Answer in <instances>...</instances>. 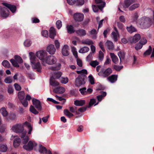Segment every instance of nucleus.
Listing matches in <instances>:
<instances>
[{
	"instance_id": "1",
	"label": "nucleus",
	"mask_w": 154,
	"mask_h": 154,
	"mask_svg": "<svg viewBox=\"0 0 154 154\" xmlns=\"http://www.w3.org/2000/svg\"><path fill=\"white\" fill-rule=\"evenodd\" d=\"M29 54L32 69H35L36 71L38 72H41L42 68L41 64L39 62L37 61L34 54L32 52H30Z\"/></svg>"
},
{
	"instance_id": "2",
	"label": "nucleus",
	"mask_w": 154,
	"mask_h": 154,
	"mask_svg": "<svg viewBox=\"0 0 154 154\" xmlns=\"http://www.w3.org/2000/svg\"><path fill=\"white\" fill-rule=\"evenodd\" d=\"M57 61V59L54 56L50 55L46 59L43 60L42 64L44 66H46V63L49 65H52L56 63Z\"/></svg>"
},
{
	"instance_id": "3",
	"label": "nucleus",
	"mask_w": 154,
	"mask_h": 154,
	"mask_svg": "<svg viewBox=\"0 0 154 154\" xmlns=\"http://www.w3.org/2000/svg\"><path fill=\"white\" fill-rule=\"evenodd\" d=\"M149 19L145 17H143L140 19L138 21V23L142 28H146L149 27Z\"/></svg>"
},
{
	"instance_id": "4",
	"label": "nucleus",
	"mask_w": 154,
	"mask_h": 154,
	"mask_svg": "<svg viewBox=\"0 0 154 154\" xmlns=\"http://www.w3.org/2000/svg\"><path fill=\"white\" fill-rule=\"evenodd\" d=\"M85 75L81 74L79 75L76 79L75 85L76 86L79 87L81 85H84L85 83Z\"/></svg>"
},
{
	"instance_id": "5",
	"label": "nucleus",
	"mask_w": 154,
	"mask_h": 154,
	"mask_svg": "<svg viewBox=\"0 0 154 154\" xmlns=\"http://www.w3.org/2000/svg\"><path fill=\"white\" fill-rule=\"evenodd\" d=\"M112 72V70L110 68H108L106 69H102L98 73V75L103 77L106 78Z\"/></svg>"
},
{
	"instance_id": "6",
	"label": "nucleus",
	"mask_w": 154,
	"mask_h": 154,
	"mask_svg": "<svg viewBox=\"0 0 154 154\" xmlns=\"http://www.w3.org/2000/svg\"><path fill=\"white\" fill-rule=\"evenodd\" d=\"M11 130L14 132L20 134L24 131L23 127L20 124H16L13 125L11 128Z\"/></svg>"
},
{
	"instance_id": "7",
	"label": "nucleus",
	"mask_w": 154,
	"mask_h": 154,
	"mask_svg": "<svg viewBox=\"0 0 154 154\" xmlns=\"http://www.w3.org/2000/svg\"><path fill=\"white\" fill-rule=\"evenodd\" d=\"M37 145L34 141H29L27 145H25L23 146L24 149L28 151H31L33 149L34 146H35Z\"/></svg>"
},
{
	"instance_id": "8",
	"label": "nucleus",
	"mask_w": 154,
	"mask_h": 154,
	"mask_svg": "<svg viewBox=\"0 0 154 154\" xmlns=\"http://www.w3.org/2000/svg\"><path fill=\"white\" fill-rule=\"evenodd\" d=\"M9 11L6 8H2L0 9V14L4 18L7 17L9 15Z\"/></svg>"
},
{
	"instance_id": "9",
	"label": "nucleus",
	"mask_w": 154,
	"mask_h": 154,
	"mask_svg": "<svg viewBox=\"0 0 154 154\" xmlns=\"http://www.w3.org/2000/svg\"><path fill=\"white\" fill-rule=\"evenodd\" d=\"M20 136L22 139V142L23 144L26 143L29 141V137L26 135V131H25L20 134Z\"/></svg>"
},
{
	"instance_id": "10",
	"label": "nucleus",
	"mask_w": 154,
	"mask_h": 154,
	"mask_svg": "<svg viewBox=\"0 0 154 154\" xmlns=\"http://www.w3.org/2000/svg\"><path fill=\"white\" fill-rule=\"evenodd\" d=\"M73 17L76 21L81 22L83 20L84 15L83 14L77 13L74 14Z\"/></svg>"
},
{
	"instance_id": "11",
	"label": "nucleus",
	"mask_w": 154,
	"mask_h": 154,
	"mask_svg": "<svg viewBox=\"0 0 154 154\" xmlns=\"http://www.w3.org/2000/svg\"><path fill=\"white\" fill-rule=\"evenodd\" d=\"M46 50L50 54L53 55L55 53L56 49L54 45L53 44H51L48 46Z\"/></svg>"
},
{
	"instance_id": "12",
	"label": "nucleus",
	"mask_w": 154,
	"mask_h": 154,
	"mask_svg": "<svg viewBox=\"0 0 154 154\" xmlns=\"http://www.w3.org/2000/svg\"><path fill=\"white\" fill-rule=\"evenodd\" d=\"M36 56L40 60H44V58L45 56H46V52L42 50L37 52L36 54Z\"/></svg>"
},
{
	"instance_id": "13",
	"label": "nucleus",
	"mask_w": 154,
	"mask_h": 154,
	"mask_svg": "<svg viewBox=\"0 0 154 154\" xmlns=\"http://www.w3.org/2000/svg\"><path fill=\"white\" fill-rule=\"evenodd\" d=\"M32 103L36 109L38 110H41L42 106L41 104V102L38 100L35 99L32 100Z\"/></svg>"
},
{
	"instance_id": "14",
	"label": "nucleus",
	"mask_w": 154,
	"mask_h": 154,
	"mask_svg": "<svg viewBox=\"0 0 154 154\" xmlns=\"http://www.w3.org/2000/svg\"><path fill=\"white\" fill-rule=\"evenodd\" d=\"M2 4L9 8L13 13H14L16 10V6L6 3H3Z\"/></svg>"
},
{
	"instance_id": "15",
	"label": "nucleus",
	"mask_w": 154,
	"mask_h": 154,
	"mask_svg": "<svg viewBox=\"0 0 154 154\" xmlns=\"http://www.w3.org/2000/svg\"><path fill=\"white\" fill-rule=\"evenodd\" d=\"M140 36L139 34H137L135 35L133 37L129 38V41L131 43H135L138 42L140 39Z\"/></svg>"
},
{
	"instance_id": "16",
	"label": "nucleus",
	"mask_w": 154,
	"mask_h": 154,
	"mask_svg": "<svg viewBox=\"0 0 154 154\" xmlns=\"http://www.w3.org/2000/svg\"><path fill=\"white\" fill-rule=\"evenodd\" d=\"M69 47L67 45H65L62 50V54L63 56H67L69 54Z\"/></svg>"
},
{
	"instance_id": "17",
	"label": "nucleus",
	"mask_w": 154,
	"mask_h": 154,
	"mask_svg": "<svg viewBox=\"0 0 154 154\" xmlns=\"http://www.w3.org/2000/svg\"><path fill=\"white\" fill-rule=\"evenodd\" d=\"M77 35L79 36H84L86 34V31L83 29H79L75 31Z\"/></svg>"
},
{
	"instance_id": "18",
	"label": "nucleus",
	"mask_w": 154,
	"mask_h": 154,
	"mask_svg": "<svg viewBox=\"0 0 154 154\" xmlns=\"http://www.w3.org/2000/svg\"><path fill=\"white\" fill-rule=\"evenodd\" d=\"M49 32V37L52 39H54L55 36L56 35L55 29L52 27H51L50 29Z\"/></svg>"
},
{
	"instance_id": "19",
	"label": "nucleus",
	"mask_w": 154,
	"mask_h": 154,
	"mask_svg": "<svg viewBox=\"0 0 154 154\" xmlns=\"http://www.w3.org/2000/svg\"><path fill=\"white\" fill-rule=\"evenodd\" d=\"M65 91V88L62 87H59L54 89L53 91L56 93L62 94Z\"/></svg>"
},
{
	"instance_id": "20",
	"label": "nucleus",
	"mask_w": 154,
	"mask_h": 154,
	"mask_svg": "<svg viewBox=\"0 0 154 154\" xmlns=\"http://www.w3.org/2000/svg\"><path fill=\"white\" fill-rule=\"evenodd\" d=\"M117 75H112L108 77L107 79L111 83H114L117 81Z\"/></svg>"
},
{
	"instance_id": "21",
	"label": "nucleus",
	"mask_w": 154,
	"mask_h": 154,
	"mask_svg": "<svg viewBox=\"0 0 154 154\" xmlns=\"http://www.w3.org/2000/svg\"><path fill=\"white\" fill-rule=\"evenodd\" d=\"M85 101L84 100H76L74 101V104L78 106H82L85 104Z\"/></svg>"
},
{
	"instance_id": "22",
	"label": "nucleus",
	"mask_w": 154,
	"mask_h": 154,
	"mask_svg": "<svg viewBox=\"0 0 154 154\" xmlns=\"http://www.w3.org/2000/svg\"><path fill=\"white\" fill-rule=\"evenodd\" d=\"M55 79L53 76L51 77L50 79V85L53 86H56L59 85V82L55 81Z\"/></svg>"
},
{
	"instance_id": "23",
	"label": "nucleus",
	"mask_w": 154,
	"mask_h": 154,
	"mask_svg": "<svg viewBox=\"0 0 154 154\" xmlns=\"http://www.w3.org/2000/svg\"><path fill=\"white\" fill-rule=\"evenodd\" d=\"M105 46L109 49H113L114 47L113 43L109 41H107L105 44Z\"/></svg>"
},
{
	"instance_id": "24",
	"label": "nucleus",
	"mask_w": 154,
	"mask_h": 154,
	"mask_svg": "<svg viewBox=\"0 0 154 154\" xmlns=\"http://www.w3.org/2000/svg\"><path fill=\"white\" fill-rule=\"evenodd\" d=\"M95 2L97 4H100L98 6L100 9H102L105 6V3L103 2L102 0H95Z\"/></svg>"
},
{
	"instance_id": "25",
	"label": "nucleus",
	"mask_w": 154,
	"mask_h": 154,
	"mask_svg": "<svg viewBox=\"0 0 154 154\" xmlns=\"http://www.w3.org/2000/svg\"><path fill=\"white\" fill-rule=\"evenodd\" d=\"M21 142V140L19 138H16L14 141L13 144L15 147H18L20 145Z\"/></svg>"
},
{
	"instance_id": "26",
	"label": "nucleus",
	"mask_w": 154,
	"mask_h": 154,
	"mask_svg": "<svg viewBox=\"0 0 154 154\" xmlns=\"http://www.w3.org/2000/svg\"><path fill=\"white\" fill-rule=\"evenodd\" d=\"M109 54L113 63L116 64L118 63V59L117 57L113 53H110Z\"/></svg>"
},
{
	"instance_id": "27",
	"label": "nucleus",
	"mask_w": 154,
	"mask_h": 154,
	"mask_svg": "<svg viewBox=\"0 0 154 154\" xmlns=\"http://www.w3.org/2000/svg\"><path fill=\"white\" fill-rule=\"evenodd\" d=\"M66 28L67 32L69 34L73 33L75 31L74 30V28L72 25H67L66 26Z\"/></svg>"
},
{
	"instance_id": "28",
	"label": "nucleus",
	"mask_w": 154,
	"mask_h": 154,
	"mask_svg": "<svg viewBox=\"0 0 154 154\" xmlns=\"http://www.w3.org/2000/svg\"><path fill=\"white\" fill-rule=\"evenodd\" d=\"M134 1L133 0H126L125 1V8H129L131 5L134 3Z\"/></svg>"
},
{
	"instance_id": "29",
	"label": "nucleus",
	"mask_w": 154,
	"mask_h": 154,
	"mask_svg": "<svg viewBox=\"0 0 154 154\" xmlns=\"http://www.w3.org/2000/svg\"><path fill=\"white\" fill-rule=\"evenodd\" d=\"M140 6V5L138 3H135L133 4L128 8V10L130 11H132L138 8Z\"/></svg>"
},
{
	"instance_id": "30",
	"label": "nucleus",
	"mask_w": 154,
	"mask_h": 154,
	"mask_svg": "<svg viewBox=\"0 0 154 154\" xmlns=\"http://www.w3.org/2000/svg\"><path fill=\"white\" fill-rule=\"evenodd\" d=\"M89 32L90 35H92V38H93L95 39L97 38V36L96 35L97 34V32L96 29H93L89 31Z\"/></svg>"
},
{
	"instance_id": "31",
	"label": "nucleus",
	"mask_w": 154,
	"mask_h": 154,
	"mask_svg": "<svg viewBox=\"0 0 154 154\" xmlns=\"http://www.w3.org/2000/svg\"><path fill=\"white\" fill-rule=\"evenodd\" d=\"M82 43L83 44L87 45H88L93 44V42L91 40L88 39L82 40Z\"/></svg>"
},
{
	"instance_id": "32",
	"label": "nucleus",
	"mask_w": 154,
	"mask_h": 154,
	"mask_svg": "<svg viewBox=\"0 0 154 154\" xmlns=\"http://www.w3.org/2000/svg\"><path fill=\"white\" fill-rule=\"evenodd\" d=\"M24 125L27 127L28 129H29L28 134H31V132L32 130V128L31 126L30 123L27 122H26L24 123Z\"/></svg>"
},
{
	"instance_id": "33",
	"label": "nucleus",
	"mask_w": 154,
	"mask_h": 154,
	"mask_svg": "<svg viewBox=\"0 0 154 154\" xmlns=\"http://www.w3.org/2000/svg\"><path fill=\"white\" fill-rule=\"evenodd\" d=\"M18 97L20 101L23 100L24 98L25 93L23 91H21L18 93Z\"/></svg>"
},
{
	"instance_id": "34",
	"label": "nucleus",
	"mask_w": 154,
	"mask_h": 154,
	"mask_svg": "<svg viewBox=\"0 0 154 154\" xmlns=\"http://www.w3.org/2000/svg\"><path fill=\"white\" fill-rule=\"evenodd\" d=\"M0 112L4 117H6L8 115V112L5 107H2L0 109Z\"/></svg>"
},
{
	"instance_id": "35",
	"label": "nucleus",
	"mask_w": 154,
	"mask_h": 154,
	"mask_svg": "<svg viewBox=\"0 0 154 154\" xmlns=\"http://www.w3.org/2000/svg\"><path fill=\"white\" fill-rule=\"evenodd\" d=\"M152 51V48L151 46H149L148 49L146 50L145 52H144L143 54V56L144 57H146L147 55H149L151 53Z\"/></svg>"
},
{
	"instance_id": "36",
	"label": "nucleus",
	"mask_w": 154,
	"mask_h": 154,
	"mask_svg": "<svg viewBox=\"0 0 154 154\" xmlns=\"http://www.w3.org/2000/svg\"><path fill=\"white\" fill-rule=\"evenodd\" d=\"M106 92L102 91L101 95H98L97 97V99L99 101H100L102 100L103 97L106 96Z\"/></svg>"
},
{
	"instance_id": "37",
	"label": "nucleus",
	"mask_w": 154,
	"mask_h": 154,
	"mask_svg": "<svg viewBox=\"0 0 154 154\" xmlns=\"http://www.w3.org/2000/svg\"><path fill=\"white\" fill-rule=\"evenodd\" d=\"M89 50L88 47H84L80 49L79 52L80 53H84L88 52Z\"/></svg>"
},
{
	"instance_id": "38",
	"label": "nucleus",
	"mask_w": 154,
	"mask_h": 154,
	"mask_svg": "<svg viewBox=\"0 0 154 154\" xmlns=\"http://www.w3.org/2000/svg\"><path fill=\"white\" fill-rule=\"evenodd\" d=\"M39 151L40 152L43 153H47V150L45 147L42 146V145H39Z\"/></svg>"
},
{
	"instance_id": "39",
	"label": "nucleus",
	"mask_w": 154,
	"mask_h": 154,
	"mask_svg": "<svg viewBox=\"0 0 154 154\" xmlns=\"http://www.w3.org/2000/svg\"><path fill=\"white\" fill-rule=\"evenodd\" d=\"M112 37L114 41L116 42L118 41V36L119 35V33H116L114 32H113L112 33Z\"/></svg>"
},
{
	"instance_id": "40",
	"label": "nucleus",
	"mask_w": 154,
	"mask_h": 154,
	"mask_svg": "<svg viewBox=\"0 0 154 154\" xmlns=\"http://www.w3.org/2000/svg\"><path fill=\"white\" fill-rule=\"evenodd\" d=\"M126 29L130 33H132L136 31L135 28L132 26L127 27Z\"/></svg>"
},
{
	"instance_id": "41",
	"label": "nucleus",
	"mask_w": 154,
	"mask_h": 154,
	"mask_svg": "<svg viewBox=\"0 0 154 154\" xmlns=\"http://www.w3.org/2000/svg\"><path fill=\"white\" fill-rule=\"evenodd\" d=\"M64 114L68 117L69 118H70L71 117L73 116V114L72 113H71L67 109H65L64 110Z\"/></svg>"
},
{
	"instance_id": "42",
	"label": "nucleus",
	"mask_w": 154,
	"mask_h": 154,
	"mask_svg": "<svg viewBox=\"0 0 154 154\" xmlns=\"http://www.w3.org/2000/svg\"><path fill=\"white\" fill-rule=\"evenodd\" d=\"M7 149L6 145L3 144H0V151L2 152H5Z\"/></svg>"
},
{
	"instance_id": "43",
	"label": "nucleus",
	"mask_w": 154,
	"mask_h": 154,
	"mask_svg": "<svg viewBox=\"0 0 154 154\" xmlns=\"http://www.w3.org/2000/svg\"><path fill=\"white\" fill-rule=\"evenodd\" d=\"M14 59L17 62L19 63H22L23 62V60L22 58L19 56L16 55L15 56Z\"/></svg>"
},
{
	"instance_id": "44",
	"label": "nucleus",
	"mask_w": 154,
	"mask_h": 154,
	"mask_svg": "<svg viewBox=\"0 0 154 154\" xmlns=\"http://www.w3.org/2000/svg\"><path fill=\"white\" fill-rule=\"evenodd\" d=\"M118 54L120 58V62L122 59H123L125 57V54L124 52L119 51L118 53Z\"/></svg>"
},
{
	"instance_id": "45",
	"label": "nucleus",
	"mask_w": 154,
	"mask_h": 154,
	"mask_svg": "<svg viewBox=\"0 0 154 154\" xmlns=\"http://www.w3.org/2000/svg\"><path fill=\"white\" fill-rule=\"evenodd\" d=\"M29 110L31 112L35 114H37L38 113V112L36 110L33 106L32 105L30 106Z\"/></svg>"
},
{
	"instance_id": "46",
	"label": "nucleus",
	"mask_w": 154,
	"mask_h": 154,
	"mask_svg": "<svg viewBox=\"0 0 154 154\" xmlns=\"http://www.w3.org/2000/svg\"><path fill=\"white\" fill-rule=\"evenodd\" d=\"M8 92L10 94H12L14 92V89L12 86L9 85L7 88Z\"/></svg>"
},
{
	"instance_id": "47",
	"label": "nucleus",
	"mask_w": 154,
	"mask_h": 154,
	"mask_svg": "<svg viewBox=\"0 0 154 154\" xmlns=\"http://www.w3.org/2000/svg\"><path fill=\"white\" fill-rule=\"evenodd\" d=\"M2 64L5 67L8 68L10 67L9 63L7 60H4L2 62Z\"/></svg>"
},
{
	"instance_id": "48",
	"label": "nucleus",
	"mask_w": 154,
	"mask_h": 154,
	"mask_svg": "<svg viewBox=\"0 0 154 154\" xmlns=\"http://www.w3.org/2000/svg\"><path fill=\"white\" fill-rule=\"evenodd\" d=\"M62 73L60 72H57L54 73V75L53 76L55 79H58L60 77Z\"/></svg>"
},
{
	"instance_id": "49",
	"label": "nucleus",
	"mask_w": 154,
	"mask_h": 154,
	"mask_svg": "<svg viewBox=\"0 0 154 154\" xmlns=\"http://www.w3.org/2000/svg\"><path fill=\"white\" fill-rule=\"evenodd\" d=\"M75 3L76 5L78 6H82L84 3V0H77L75 1Z\"/></svg>"
},
{
	"instance_id": "50",
	"label": "nucleus",
	"mask_w": 154,
	"mask_h": 154,
	"mask_svg": "<svg viewBox=\"0 0 154 154\" xmlns=\"http://www.w3.org/2000/svg\"><path fill=\"white\" fill-rule=\"evenodd\" d=\"M99 64V62L97 60L92 61H91L90 63V65L94 67H95Z\"/></svg>"
},
{
	"instance_id": "51",
	"label": "nucleus",
	"mask_w": 154,
	"mask_h": 154,
	"mask_svg": "<svg viewBox=\"0 0 154 154\" xmlns=\"http://www.w3.org/2000/svg\"><path fill=\"white\" fill-rule=\"evenodd\" d=\"M16 115L14 113L10 114L8 118L11 120H14L17 118Z\"/></svg>"
},
{
	"instance_id": "52",
	"label": "nucleus",
	"mask_w": 154,
	"mask_h": 154,
	"mask_svg": "<svg viewBox=\"0 0 154 154\" xmlns=\"http://www.w3.org/2000/svg\"><path fill=\"white\" fill-rule=\"evenodd\" d=\"M143 45L140 42L136 44L135 48L137 50H139L142 48Z\"/></svg>"
},
{
	"instance_id": "53",
	"label": "nucleus",
	"mask_w": 154,
	"mask_h": 154,
	"mask_svg": "<svg viewBox=\"0 0 154 154\" xmlns=\"http://www.w3.org/2000/svg\"><path fill=\"white\" fill-rule=\"evenodd\" d=\"M60 63H58L57 64V66H56L55 67H51L50 68V69L53 70H59L60 69Z\"/></svg>"
},
{
	"instance_id": "54",
	"label": "nucleus",
	"mask_w": 154,
	"mask_h": 154,
	"mask_svg": "<svg viewBox=\"0 0 154 154\" xmlns=\"http://www.w3.org/2000/svg\"><path fill=\"white\" fill-rule=\"evenodd\" d=\"M32 44V42L29 40L27 39L25 40L24 42V45L25 46L29 47Z\"/></svg>"
},
{
	"instance_id": "55",
	"label": "nucleus",
	"mask_w": 154,
	"mask_h": 154,
	"mask_svg": "<svg viewBox=\"0 0 154 154\" xmlns=\"http://www.w3.org/2000/svg\"><path fill=\"white\" fill-rule=\"evenodd\" d=\"M4 81L6 83H11L12 82V78L10 77H7L5 79Z\"/></svg>"
},
{
	"instance_id": "56",
	"label": "nucleus",
	"mask_w": 154,
	"mask_h": 154,
	"mask_svg": "<svg viewBox=\"0 0 154 154\" xmlns=\"http://www.w3.org/2000/svg\"><path fill=\"white\" fill-rule=\"evenodd\" d=\"M56 25L57 28L58 29H60L62 26L61 21L60 20H57L56 22Z\"/></svg>"
},
{
	"instance_id": "57",
	"label": "nucleus",
	"mask_w": 154,
	"mask_h": 154,
	"mask_svg": "<svg viewBox=\"0 0 154 154\" xmlns=\"http://www.w3.org/2000/svg\"><path fill=\"white\" fill-rule=\"evenodd\" d=\"M10 61L14 66L16 67H19V65L18 63L14 60L13 59H11L10 60Z\"/></svg>"
},
{
	"instance_id": "58",
	"label": "nucleus",
	"mask_w": 154,
	"mask_h": 154,
	"mask_svg": "<svg viewBox=\"0 0 154 154\" xmlns=\"http://www.w3.org/2000/svg\"><path fill=\"white\" fill-rule=\"evenodd\" d=\"M76 107L75 106H71L69 107V109L71 112L73 113L75 112L77 114H78L79 113L78 112L76 111Z\"/></svg>"
},
{
	"instance_id": "59",
	"label": "nucleus",
	"mask_w": 154,
	"mask_h": 154,
	"mask_svg": "<svg viewBox=\"0 0 154 154\" xmlns=\"http://www.w3.org/2000/svg\"><path fill=\"white\" fill-rule=\"evenodd\" d=\"M54 44L57 49H59L60 46V43L57 40H55Z\"/></svg>"
},
{
	"instance_id": "60",
	"label": "nucleus",
	"mask_w": 154,
	"mask_h": 154,
	"mask_svg": "<svg viewBox=\"0 0 154 154\" xmlns=\"http://www.w3.org/2000/svg\"><path fill=\"white\" fill-rule=\"evenodd\" d=\"M86 88L84 87L83 88H81L79 91L80 92L81 94L82 95L86 94H87V92L86 91Z\"/></svg>"
},
{
	"instance_id": "61",
	"label": "nucleus",
	"mask_w": 154,
	"mask_h": 154,
	"mask_svg": "<svg viewBox=\"0 0 154 154\" xmlns=\"http://www.w3.org/2000/svg\"><path fill=\"white\" fill-rule=\"evenodd\" d=\"M89 82L91 85H93L94 84V78L91 75L88 76Z\"/></svg>"
},
{
	"instance_id": "62",
	"label": "nucleus",
	"mask_w": 154,
	"mask_h": 154,
	"mask_svg": "<svg viewBox=\"0 0 154 154\" xmlns=\"http://www.w3.org/2000/svg\"><path fill=\"white\" fill-rule=\"evenodd\" d=\"M98 57L99 60L100 61H102L104 57L103 54V52L100 51L99 52Z\"/></svg>"
},
{
	"instance_id": "63",
	"label": "nucleus",
	"mask_w": 154,
	"mask_h": 154,
	"mask_svg": "<svg viewBox=\"0 0 154 154\" xmlns=\"http://www.w3.org/2000/svg\"><path fill=\"white\" fill-rule=\"evenodd\" d=\"M60 81L62 83L66 84L68 82V79L67 77L62 78Z\"/></svg>"
},
{
	"instance_id": "64",
	"label": "nucleus",
	"mask_w": 154,
	"mask_h": 154,
	"mask_svg": "<svg viewBox=\"0 0 154 154\" xmlns=\"http://www.w3.org/2000/svg\"><path fill=\"white\" fill-rule=\"evenodd\" d=\"M138 17V16L137 13L136 12L135 13L132 17L133 21H136L137 20Z\"/></svg>"
}]
</instances>
